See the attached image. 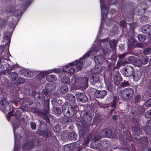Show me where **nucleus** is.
<instances>
[{"mask_svg": "<svg viewBox=\"0 0 151 151\" xmlns=\"http://www.w3.org/2000/svg\"><path fill=\"white\" fill-rule=\"evenodd\" d=\"M24 82V80L22 78H19L18 79V83L19 84H22Z\"/></svg>", "mask_w": 151, "mask_h": 151, "instance_id": "72a5a7b5", "label": "nucleus"}, {"mask_svg": "<svg viewBox=\"0 0 151 151\" xmlns=\"http://www.w3.org/2000/svg\"><path fill=\"white\" fill-rule=\"evenodd\" d=\"M151 105V99L147 101L146 103V105L147 106H150Z\"/></svg>", "mask_w": 151, "mask_h": 151, "instance_id": "c9c22d12", "label": "nucleus"}, {"mask_svg": "<svg viewBox=\"0 0 151 151\" xmlns=\"http://www.w3.org/2000/svg\"><path fill=\"white\" fill-rule=\"evenodd\" d=\"M133 72L134 70L133 68L131 66H128L126 67L123 74L126 77H129L132 75Z\"/></svg>", "mask_w": 151, "mask_h": 151, "instance_id": "6e6552de", "label": "nucleus"}, {"mask_svg": "<svg viewBox=\"0 0 151 151\" xmlns=\"http://www.w3.org/2000/svg\"><path fill=\"white\" fill-rule=\"evenodd\" d=\"M143 151H150V149L148 147H147L143 148ZM150 151H151V149Z\"/></svg>", "mask_w": 151, "mask_h": 151, "instance_id": "37998d69", "label": "nucleus"}, {"mask_svg": "<svg viewBox=\"0 0 151 151\" xmlns=\"http://www.w3.org/2000/svg\"><path fill=\"white\" fill-rule=\"evenodd\" d=\"M62 111L64 115L67 117H70L73 115L74 109L70 105L64 104L62 106Z\"/></svg>", "mask_w": 151, "mask_h": 151, "instance_id": "20e7f679", "label": "nucleus"}, {"mask_svg": "<svg viewBox=\"0 0 151 151\" xmlns=\"http://www.w3.org/2000/svg\"><path fill=\"white\" fill-rule=\"evenodd\" d=\"M148 59L147 58H145V59L144 61H143V60H142V64H145L147 63V62H148Z\"/></svg>", "mask_w": 151, "mask_h": 151, "instance_id": "58836bf2", "label": "nucleus"}, {"mask_svg": "<svg viewBox=\"0 0 151 151\" xmlns=\"http://www.w3.org/2000/svg\"><path fill=\"white\" fill-rule=\"evenodd\" d=\"M100 136L99 135H96L95 137V139L96 140H99L100 138Z\"/></svg>", "mask_w": 151, "mask_h": 151, "instance_id": "a18cd8bd", "label": "nucleus"}, {"mask_svg": "<svg viewBox=\"0 0 151 151\" xmlns=\"http://www.w3.org/2000/svg\"><path fill=\"white\" fill-rule=\"evenodd\" d=\"M141 76V74L140 72L137 71L135 72L133 75V78L134 81H135L139 80Z\"/></svg>", "mask_w": 151, "mask_h": 151, "instance_id": "2eb2a0df", "label": "nucleus"}, {"mask_svg": "<svg viewBox=\"0 0 151 151\" xmlns=\"http://www.w3.org/2000/svg\"><path fill=\"white\" fill-rule=\"evenodd\" d=\"M62 82L64 83L72 86L73 88H76V86H79L82 88H86L88 83V79L86 77L79 78L78 79L74 78L70 80L67 77L63 78Z\"/></svg>", "mask_w": 151, "mask_h": 151, "instance_id": "f03ea898", "label": "nucleus"}, {"mask_svg": "<svg viewBox=\"0 0 151 151\" xmlns=\"http://www.w3.org/2000/svg\"><path fill=\"white\" fill-rule=\"evenodd\" d=\"M133 63L134 65L138 67L140 66L142 64V62L138 59L134 60Z\"/></svg>", "mask_w": 151, "mask_h": 151, "instance_id": "aec40b11", "label": "nucleus"}, {"mask_svg": "<svg viewBox=\"0 0 151 151\" xmlns=\"http://www.w3.org/2000/svg\"><path fill=\"white\" fill-rule=\"evenodd\" d=\"M64 151H65V150H64Z\"/></svg>", "mask_w": 151, "mask_h": 151, "instance_id": "680f3d73", "label": "nucleus"}, {"mask_svg": "<svg viewBox=\"0 0 151 151\" xmlns=\"http://www.w3.org/2000/svg\"><path fill=\"white\" fill-rule=\"evenodd\" d=\"M150 91H151V89H150Z\"/></svg>", "mask_w": 151, "mask_h": 151, "instance_id": "052dcab7", "label": "nucleus"}, {"mask_svg": "<svg viewBox=\"0 0 151 151\" xmlns=\"http://www.w3.org/2000/svg\"><path fill=\"white\" fill-rule=\"evenodd\" d=\"M100 134L101 137H109L112 135V133L110 129H107L101 131Z\"/></svg>", "mask_w": 151, "mask_h": 151, "instance_id": "9d476101", "label": "nucleus"}, {"mask_svg": "<svg viewBox=\"0 0 151 151\" xmlns=\"http://www.w3.org/2000/svg\"><path fill=\"white\" fill-rule=\"evenodd\" d=\"M110 23L112 22V21H110Z\"/></svg>", "mask_w": 151, "mask_h": 151, "instance_id": "6e6d98bb", "label": "nucleus"}, {"mask_svg": "<svg viewBox=\"0 0 151 151\" xmlns=\"http://www.w3.org/2000/svg\"><path fill=\"white\" fill-rule=\"evenodd\" d=\"M59 128L58 126L56 125V126L54 128V130L55 132H57L59 131Z\"/></svg>", "mask_w": 151, "mask_h": 151, "instance_id": "ea45409f", "label": "nucleus"}, {"mask_svg": "<svg viewBox=\"0 0 151 151\" xmlns=\"http://www.w3.org/2000/svg\"><path fill=\"white\" fill-rule=\"evenodd\" d=\"M43 93L45 95H46L47 94L48 92L46 89H44L43 90Z\"/></svg>", "mask_w": 151, "mask_h": 151, "instance_id": "c03bdc74", "label": "nucleus"}, {"mask_svg": "<svg viewBox=\"0 0 151 151\" xmlns=\"http://www.w3.org/2000/svg\"><path fill=\"white\" fill-rule=\"evenodd\" d=\"M128 57H129V58H128V60L126 62L128 63H129L131 62H132L133 63V61L134 60V58L132 56H128Z\"/></svg>", "mask_w": 151, "mask_h": 151, "instance_id": "c85d7f7f", "label": "nucleus"}, {"mask_svg": "<svg viewBox=\"0 0 151 151\" xmlns=\"http://www.w3.org/2000/svg\"><path fill=\"white\" fill-rule=\"evenodd\" d=\"M4 104H1L0 108L3 111H4L6 109V106H9L8 103L6 102V100H4Z\"/></svg>", "mask_w": 151, "mask_h": 151, "instance_id": "f3484780", "label": "nucleus"}, {"mask_svg": "<svg viewBox=\"0 0 151 151\" xmlns=\"http://www.w3.org/2000/svg\"><path fill=\"white\" fill-rule=\"evenodd\" d=\"M116 117H117V116L115 115L113 116V119H116Z\"/></svg>", "mask_w": 151, "mask_h": 151, "instance_id": "3c124183", "label": "nucleus"}, {"mask_svg": "<svg viewBox=\"0 0 151 151\" xmlns=\"http://www.w3.org/2000/svg\"><path fill=\"white\" fill-rule=\"evenodd\" d=\"M100 49V47L98 45H93L91 50L84 55L82 58H81L75 62L71 63L66 66L63 67V72H67L68 71L70 74H72L74 72V68L72 67V65H76V69L77 70L81 69L83 65V62L82 61L85 58L88 57L89 55H94L96 54Z\"/></svg>", "mask_w": 151, "mask_h": 151, "instance_id": "f257e3e1", "label": "nucleus"}, {"mask_svg": "<svg viewBox=\"0 0 151 151\" xmlns=\"http://www.w3.org/2000/svg\"><path fill=\"white\" fill-rule=\"evenodd\" d=\"M117 41L115 40H111L110 42V45L111 48H114L116 45Z\"/></svg>", "mask_w": 151, "mask_h": 151, "instance_id": "4be33fe9", "label": "nucleus"}, {"mask_svg": "<svg viewBox=\"0 0 151 151\" xmlns=\"http://www.w3.org/2000/svg\"><path fill=\"white\" fill-rule=\"evenodd\" d=\"M100 3L101 13V18L103 20V19H104L107 17L106 14L108 13V10L103 5V4L101 2V0H100Z\"/></svg>", "mask_w": 151, "mask_h": 151, "instance_id": "0eeeda50", "label": "nucleus"}, {"mask_svg": "<svg viewBox=\"0 0 151 151\" xmlns=\"http://www.w3.org/2000/svg\"><path fill=\"white\" fill-rule=\"evenodd\" d=\"M99 32L100 33V30L99 31Z\"/></svg>", "mask_w": 151, "mask_h": 151, "instance_id": "13d9d810", "label": "nucleus"}, {"mask_svg": "<svg viewBox=\"0 0 151 151\" xmlns=\"http://www.w3.org/2000/svg\"><path fill=\"white\" fill-rule=\"evenodd\" d=\"M134 24H130L129 25L130 27H131L133 29L134 27H133V25H134Z\"/></svg>", "mask_w": 151, "mask_h": 151, "instance_id": "09e8293b", "label": "nucleus"}, {"mask_svg": "<svg viewBox=\"0 0 151 151\" xmlns=\"http://www.w3.org/2000/svg\"><path fill=\"white\" fill-rule=\"evenodd\" d=\"M32 146V145L31 143H29L25 145V147H24V149H25L26 148L27 149H29Z\"/></svg>", "mask_w": 151, "mask_h": 151, "instance_id": "7c9ffc66", "label": "nucleus"}, {"mask_svg": "<svg viewBox=\"0 0 151 151\" xmlns=\"http://www.w3.org/2000/svg\"><path fill=\"white\" fill-rule=\"evenodd\" d=\"M144 52L146 55L149 54L151 52V49L150 48H146L144 50Z\"/></svg>", "mask_w": 151, "mask_h": 151, "instance_id": "cd10ccee", "label": "nucleus"}, {"mask_svg": "<svg viewBox=\"0 0 151 151\" xmlns=\"http://www.w3.org/2000/svg\"><path fill=\"white\" fill-rule=\"evenodd\" d=\"M54 113L55 114L57 115H59L61 114V112L60 109L59 108H55L54 109Z\"/></svg>", "mask_w": 151, "mask_h": 151, "instance_id": "bb28decb", "label": "nucleus"}, {"mask_svg": "<svg viewBox=\"0 0 151 151\" xmlns=\"http://www.w3.org/2000/svg\"><path fill=\"white\" fill-rule=\"evenodd\" d=\"M107 39H105L100 40L101 46L104 52L105 53H107L110 50L107 47Z\"/></svg>", "mask_w": 151, "mask_h": 151, "instance_id": "1a4fd4ad", "label": "nucleus"}, {"mask_svg": "<svg viewBox=\"0 0 151 151\" xmlns=\"http://www.w3.org/2000/svg\"><path fill=\"white\" fill-rule=\"evenodd\" d=\"M50 135V134L48 132H45L44 133L43 136L46 137H49Z\"/></svg>", "mask_w": 151, "mask_h": 151, "instance_id": "4c0bfd02", "label": "nucleus"}, {"mask_svg": "<svg viewBox=\"0 0 151 151\" xmlns=\"http://www.w3.org/2000/svg\"><path fill=\"white\" fill-rule=\"evenodd\" d=\"M3 50V47H0V55L2 54Z\"/></svg>", "mask_w": 151, "mask_h": 151, "instance_id": "de8ad7c7", "label": "nucleus"}, {"mask_svg": "<svg viewBox=\"0 0 151 151\" xmlns=\"http://www.w3.org/2000/svg\"><path fill=\"white\" fill-rule=\"evenodd\" d=\"M145 130L147 134H151V129L148 130L147 128H146L145 129Z\"/></svg>", "mask_w": 151, "mask_h": 151, "instance_id": "a19ab883", "label": "nucleus"}, {"mask_svg": "<svg viewBox=\"0 0 151 151\" xmlns=\"http://www.w3.org/2000/svg\"><path fill=\"white\" fill-rule=\"evenodd\" d=\"M59 71L60 70L59 69L57 70V69H55L52 70H49L42 72L40 73L39 75L40 76H42V77H43V76H45V75L47 74L50 73L52 72L58 73L59 72Z\"/></svg>", "mask_w": 151, "mask_h": 151, "instance_id": "f8f14e48", "label": "nucleus"}, {"mask_svg": "<svg viewBox=\"0 0 151 151\" xmlns=\"http://www.w3.org/2000/svg\"><path fill=\"white\" fill-rule=\"evenodd\" d=\"M71 134L72 135H74L75 136H76L77 135L76 134H75L74 133H71Z\"/></svg>", "mask_w": 151, "mask_h": 151, "instance_id": "603ef678", "label": "nucleus"}, {"mask_svg": "<svg viewBox=\"0 0 151 151\" xmlns=\"http://www.w3.org/2000/svg\"><path fill=\"white\" fill-rule=\"evenodd\" d=\"M68 149V147L67 146H65L64 147V149Z\"/></svg>", "mask_w": 151, "mask_h": 151, "instance_id": "5fc2aeb1", "label": "nucleus"}, {"mask_svg": "<svg viewBox=\"0 0 151 151\" xmlns=\"http://www.w3.org/2000/svg\"><path fill=\"white\" fill-rule=\"evenodd\" d=\"M120 24L121 27H124L126 26V24L125 21L122 20L120 22Z\"/></svg>", "mask_w": 151, "mask_h": 151, "instance_id": "2f4dec72", "label": "nucleus"}, {"mask_svg": "<svg viewBox=\"0 0 151 151\" xmlns=\"http://www.w3.org/2000/svg\"><path fill=\"white\" fill-rule=\"evenodd\" d=\"M137 132V134H139L141 133V130L140 129H139L138 130H137V132Z\"/></svg>", "mask_w": 151, "mask_h": 151, "instance_id": "49530a36", "label": "nucleus"}, {"mask_svg": "<svg viewBox=\"0 0 151 151\" xmlns=\"http://www.w3.org/2000/svg\"><path fill=\"white\" fill-rule=\"evenodd\" d=\"M137 37L139 40L141 42H144L146 38V36L143 35H139Z\"/></svg>", "mask_w": 151, "mask_h": 151, "instance_id": "412c9836", "label": "nucleus"}, {"mask_svg": "<svg viewBox=\"0 0 151 151\" xmlns=\"http://www.w3.org/2000/svg\"><path fill=\"white\" fill-rule=\"evenodd\" d=\"M13 132L14 135L15 144L17 142V140H18L20 139L21 138V136L20 134H18V135H16L15 134V130L14 129V125H13Z\"/></svg>", "mask_w": 151, "mask_h": 151, "instance_id": "6ab92c4d", "label": "nucleus"}, {"mask_svg": "<svg viewBox=\"0 0 151 151\" xmlns=\"http://www.w3.org/2000/svg\"><path fill=\"white\" fill-rule=\"evenodd\" d=\"M91 138V137L90 136H88V139L87 140V141H86V142L87 143H88V140L89 139V138Z\"/></svg>", "mask_w": 151, "mask_h": 151, "instance_id": "8fccbe9b", "label": "nucleus"}, {"mask_svg": "<svg viewBox=\"0 0 151 151\" xmlns=\"http://www.w3.org/2000/svg\"><path fill=\"white\" fill-rule=\"evenodd\" d=\"M107 94V92L105 91H96L95 95L98 98H103Z\"/></svg>", "mask_w": 151, "mask_h": 151, "instance_id": "9b49d317", "label": "nucleus"}, {"mask_svg": "<svg viewBox=\"0 0 151 151\" xmlns=\"http://www.w3.org/2000/svg\"><path fill=\"white\" fill-rule=\"evenodd\" d=\"M46 79L48 81L51 82L56 80L57 78L55 76L51 75L47 76L46 77Z\"/></svg>", "mask_w": 151, "mask_h": 151, "instance_id": "4468645a", "label": "nucleus"}, {"mask_svg": "<svg viewBox=\"0 0 151 151\" xmlns=\"http://www.w3.org/2000/svg\"><path fill=\"white\" fill-rule=\"evenodd\" d=\"M122 85L124 86H129V84L127 81H125L122 83Z\"/></svg>", "mask_w": 151, "mask_h": 151, "instance_id": "e433bc0d", "label": "nucleus"}, {"mask_svg": "<svg viewBox=\"0 0 151 151\" xmlns=\"http://www.w3.org/2000/svg\"><path fill=\"white\" fill-rule=\"evenodd\" d=\"M21 13V11L20 10H14L13 12V14L14 15L15 17H18V16H20Z\"/></svg>", "mask_w": 151, "mask_h": 151, "instance_id": "a878e982", "label": "nucleus"}, {"mask_svg": "<svg viewBox=\"0 0 151 151\" xmlns=\"http://www.w3.org/2000/svg\"><path fill=\"white\" fill-rule=\"evenodd\" d=\"M141 99V97L139 95H136L135 98V102H137L139 101Z\"/></svg>", "mask_w": 151, "mask_h": 151, "instance_id": "473e14b6", "label": "nucleus"}, {"mask_svg": "<svg viewBox=\"0 0 151 151\" xmlns=\"http://www.w3.org/2000/svg\"><path fill=\"white\" fill-rule=\"evenodd\" d=\"M115 97H114V101H113V104H115V103H116V101H115Z\"/></svg>", "mask_w": 151, "mask_h": 151, "instance_id": "864d4df0", "label": "nucleus"}, {"mask_svg": "<svg viewBox=\"0 0 151 151\" xmlns=\"http://www.w3.org/2000/svg\"><path fill=\"white\" fill-rule=\"evenodd\" d=\"M142 30L144 33H149L151 31V26L149 25L144 26L142 28Z\"/></svg>", "mask_w": 151, "mask_h": 151, "instance_id": "ddd939ff", "label": "nucleus"}, {"mask_svg": "<svg viewBox=\"0 0 151 151\" xmlns=\"http://www.w3.org/2000/svg\"><path fill=\"white\" fill-rule=\"evenodd\" d=\"M102 57L101 56H97L94 57V60L96 63H100Z\"/></svg>", "mask_w": 151, "mask_h": 151, "instance_id": "393cba45", "label": "nucleus"}, {"mask_svg": "<svg viewBox=\"0 0 151 151\" xmlns=\"http://www.w3.org/2000/svg\"><path fill=\"white\" fill-rule=\"evenodd\" d=\"M127 55V54H122L121 55H119V58H123L125 56H126Z\"/></svg>", "mask_w": 151, "mask_h": 151, "instance_id": "79ce46f5", "label": "nucleus"}, {"mask_svg": "<svg viewBox=\"0 0 151 151\" xmlns=\"http://www.w3.org/2000/svg\"><path fill=\"white\" fill-rule=\"evenodd\" d=\"M68 87L66 85L62 86L60 88V93H64L67 92L68 91Z\"/></svg>", "mask_w": 151, "mask_h": 151, "instance_id": "a211bd4d", "label": "nucleus"}, {"mask_svg": "<svg viewBox=\"0 0 151 151\" xmlns=\"http://www.w3.org/2000/svg\"><path fill=\"white\" fill-rule=\"evenodd\" d=\"M30 125L32 129H36V124L35 123L31 122Z\"/></svg>", "mask_w": 151, "mask_h": 151, "instance_id": "f704fd0d", "label": "nucleus"}, {"mask_svg": "<svg viewBox=\"0 0 151 151\" xmlns=\"http://www.w3.org/2000/svg\"><path fill=\"white\" fill-rule=\"evenodd\" d=\"M101 26H102V25H101V26H100V28H101Z\"/></svg>", "mask_w": 151, "mask_h": 151, "instance_id": "4d7b16f0", "label": "nucleus"}, {"mask_svg": "<svg viewBox=\"0 0 151 151\" xmlns=\"http://www.w3.org/2000/svg\"><path fill=\"white\" fill-rule=\"evenodd\" d=\"M116 75H117L115 76L114 77V79L118 82L121 81L122 80V78L119 75V72L117 73Z\"/></svg>", "mask_w": 151, "mask_h": 151, "instance_id": "5701e85b", "label": "nucleus"}, {"mask_svg": "<svg viewBox=\"0 0 151 151\" xmlns=\"http://www.w3.org/2000/svg\"><path fill=\"white\" fill-rule=\"evenodd\" d=\"M105 134V133H103V134Z\"/></svg>", "mask_w": 151, "mask_h": 151, "instance_id": "bf43d9fd", "label": "nucleus"}, {"mask_svg": "<svg viewBox=\"0 0 151 151\" xmlns=\"http://www.w3.org/2000/svg\"><path fill=\"white\" fill-rule=\"evenodd\" d=\"M120 92L121 97L124 99L126 100L133 96L134 91L132 88H128L121 91Z\"/></svg>", "mask_w": 151, "mask_h": 151, "instance_id": "39448f33", "label": "nucleus"}, {"mask_svg": "<svg viewBox=\"0 0 151 151\" xmlns=\"http://www.w3.org/2000/svg\"><path fill=\"white\" fill-rule=\"evenodd\" d=\"M11 36V34L9 32H7L6 33L4 34V38L5 40H7L9 41L10 40Z\"/></svg>", "mask_w": 151, "mask_h": 151, "instance_id": "b1692460", "label": "nucleus"}, {"mask_svg": "<svg viewBox=\"0 0 151 151\" xmlns=\"http://www.w3.org/2000/svg\"><path fill=\"white\" fill-rule=\"evenodd\" d=\"M76 95L77 99L82 103H85L87 101V98L83 93H76Z\"/></svg>", "mask_w": 151, "mask_h": 151, "instance_id": "423d86ee", "label": "nucleus"}, {"mask_svg": "<svg viewBox=\"0 0 151 151\" xmlns=\"http://www.w3.org/2000/svg\"><path fill=\"white\" fill-rule=\"evenodd\" d=\"M145 115L147 118H150L151 117V111H148L146 112Z\"/></svg>", "mask_w": 151, "mask_h": 151, "instance_id": "c756f323", "label": "nucleus"}, {"mask_svg": "<svg viewBox=\"0 0 151 151\" xmlns=\"http://www.w3.org/2000/svg\"><path fill=\"white\" fill-rule=\"evenodd\" d=\"M101 67L100 65L95 67L92 70V78L91 79L94 83L99 81L100 79L99 73L101 72Z\"/></svg>", "mask_w": 151, "mask_h": 151, "instance_id": "7ed1b4c3", "label": "nucleus"}, {"mask_svg": "<svg viewBox=\"0 0 151 151\" xmlns=\"http://www.w3.org/2000/svg\"><path fill=\"white\" fill-rule=\"evenodd\" d=\"M67 99L70 102H74L75 101V96L71 94H68L67 96Z\"/></svg>", "mask_w": 151, "mask_h": 151, "instance_id": "dca6fc26", "label": "nucleus"}]
</instances>
